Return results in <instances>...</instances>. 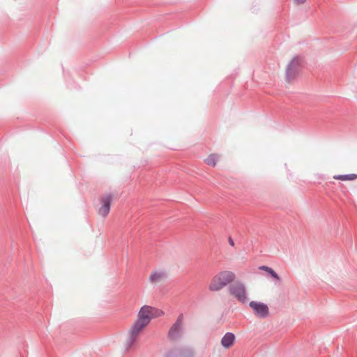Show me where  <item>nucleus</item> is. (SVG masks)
I'll return each mask as SVG.
<instances>
[{
	"instance_id": "obj_1",
	"label": "nucleus",
	"mask_w": 357,
	"mask_h": 357,
	"mask_svg": "<svg viewBox=\"0 0 357 357\" xmlns=\"http://www.w3.org/2000/svg\"><path fill=\"white\" fill-rule=\"evenodd\" d=\"M151 308L149 305L142 306L137 314V319L131 327L129 334L130 337L127 341L126 349H130L135 342L139 333L143 330L151 321V316L148 314Z\"/></svg>"
},
{
	"instance_id": "obj_2",
	"label": "nucleus",
	"mask_w": 357,
	"mask_h": 357,
	"mask_svg": "<svg viewBox=\"0 0 357 357\" xmlns=\"http://www.w3.org/2000/svg\"><path fill=\"white\" fill-rule=\"evenodd\" d=\"M235 277V274L231 271H221L213 278L208 289L212 291H219L228 284L233 282Z\"/></svg>"
},
{
	"instance_id": "obj_3",
	"label": "nucleus",
	"mask_w": 357,
	"mask_h": 357,
	"mask_svg": "<svg viewBox=\"0 0 357 357\" xmlns=\"http://www.w3.org/2000/svg\"><path fill=\"white\" fill-rule=\"evenodd\" d=\"M229 292L242 303L248 301L245 286L241 282L238 281L231 284L229 287Z\"/></svg>"
},
{
	"instance_id": "obj_4",
	"label": "nucleus",
	"mask_w": 357,
	"mask_h": 357,
	"mask_svg": "<svg viewBox=\"0 0 357 357\" xmlns=\"http://www.w3.org/2000/svg\"><path fill=\"white\" fill-rule=\"evenodd\" d=\"M301 61V58L299 56H296L288 63L286 69V79L287 82H290L296 78Z\"/></svg>"
},
{
	"instance_id": "obj_5",
	"label": "nucleus",
	"mask_w": 357,
	"mask_h": 357,
	"mask_svg": "<svg viewBox=\"0 0 357 357\" xmlns=\"http://www.w3.org/2000/svg\"><path fill=\"white\" fill-rule=\"evenodd\" d=\"M249 305L255 315L260 319H265L269 315L268 307L264 303L252 301L250 302Z\"/></svg>"
},
{
	"instance_id": "obj_6",
	"label": "nucleus",
	"mask_w": 357,
	"mask_h": 357,
	"mask_svg": "<svg viewBox=\"0 0 357 357\" xmlns=\"http://www.w3.org/2000/svg\"><path fill=\"white\" fill-rule=\"evenodd\" d=\"M113 199V195L111 193L104 195L101 199V206L98 210V213L105 218L110 211L111 204Z\"/></svg>"
},
{
	"instance_id": "obj_7",
	"label": "nucleus",
	"mask_w": 357,
	"mask_h": 357,
	"mask_svg": "<svg viewBox=\"0 0 357 357\" xmlns=\"http://www.w3.org/2000/svg\"><path fill=\"white\" fill-rule=\"evenodd\" d=\"M235 342V335L234 333L227 332L221 339V344L225 349L232 347Z\"/></svg>"
},
{
	"instance_id": "obj_8",
	"label": "nucleus",
	"mask_w": 357,
	"mask_h": 357,
	"mask_svg": "<svg viewBox=\"0 0 357 357\" xmlns=\"http://www.w3.org/2000/svg\"><path fill=\"white\" fill-rule=\"evenodd\" d=\"M167 278V273L164 271H154L149 275V282L151 283H157Z\"/></svg>"
},
{
	"instance_id": "obj_9",
	"label": "nucleus",
	"mask_w": 357,
	"mask_h": 357,
	"mask_svg": "<svg viewBox=\"0 0 357 357\" xmlns=\"http://www.w3.org/2000/svg\"><path fill=\"white\" fill-rule=\"evenodd\" d=\"M181 326L174 324L168 333V337L172 340H175L180 337L181 333Z\"/></svg>"
},
{
	"instance_id": "obj_10",
	"label": "nucleus",
	"mask_w": 357,
	"mask_h": 357,
	"mask_svg": "<svg viewBox=\"0 0 357 357\" xmlns=\"http://www.w3.org/2000/svg\"><path fill=\"white\" fill-rule=\"evenodd\" d=\"M259 268L261 271H266L271 278H272L276 280H280L278 273L273 268H271L268 266H259Z\"/></svg>"
},
{
	"instance_id": "obj_11",
	"label": "nucleus",
	"mask_w": 357,
	"mask_h": 357,
	"mask_svg": "<svg viewBox=\"0 0 357 357\" xmlns=\"http://www.w3.org/2000/svg\"><path fill=\"white\" fill-rule=\"evenodd\" d=\"M333 178L336 180H341V181H354L357 178V174H340V175L334 176Z\"/></svg>"
},
{
	"instance_id": "obj_12",
	"label": "nucleus",
	"mask_w": 357,
	"mask_h": 357,
	"mask_svg": "<svg viewBox=\"0 0 357 357\" xmlns=\"http://www.w3.org/2000/svg\"><path fill=\"white\" fill-rule=\"evenodd\" d=\"M181 353L178 357H193V351L188 348H176V352Z\"/></svg>"
},
{
	"instance_id": "obj_13",
	"label": "nucleus",
	"mask_w": 357,
	"mask_h": 357,
	"mask_svg": "<svg viewBox=\"0 0 357 357\" xmlns=\"http://www.w3.org/2000/svg\"><path fill=\"white\" fill-rule=\"evenodd\" d=\"M149 307L151 308V310H149V313L148 314L149 316H151V320L153 318L160 317L164 314V312L161 310H158L151 306H149Z\"/></svg>"
},
{
	"instance_id": "obj_14",
	"label": "nucleus",
	"mask_w": 357,
	"mask_h": 357,
	"mask_svg": "<svg viewBox=\"0 0 357 357\" xmlns=\"http://www.w3.org/2000/svg\"><path fill=\"white\" fill-rule=\"evenodd\" d=\"M218 156L215 154L209 155L207 158L205 160V162L207 165L214 167L217 162Z\"/></svg>"
},
{
	"instance_id": "obj_15",
	"label": "nucleus",
	"mask_w": 357,
	"mask_h": 357,
	"mask_svg": "<svg viewBox=\"0 0 357 357\" xmlns=\"http://www.w3.org/2000/svg\"><path fill=\"white\" fill-rule=\"evenodd\" d=\"M181 353L178 352H176V348L171 350V351H169L168 352H167L165 354V357H178V355L180 354Z\"/></svg>"
},
{
	"instance_id": "obj_16",
	"label": "nucleus",
	"mask_w": 357,
	"mask_h": 357,
	"mask_svg": "<svg viewBox=\"0 0 357 357\" xmlns=\"http://www.w3.org/2000/svg\"><path fill=\"white\" fill-rule=\"evenodd\" d=\"M183 314H179L174 324H177V325L181 326V324H182V321H183Z\"/></svg>"
},
{
	"instance_id": "obj_17",
	"label": "nucleus",
	"mask_w": 357,
	"mask_h": 357,
	"mask_svg": "<svg viewBox=\"0 0 357 357\" xmlns=\"http://www.w3.org/2000/svg\"><path fill=\"white\" fill-rule=\"evenodd\" d=\"M297 5L303 4L307 0H294Z\"/></svg>"
},
{
	"instance_id": "obj_18",
	"label": "nucleus",
	"mask_w": 357,
	"mask_h": 357,
	"mask_svg": "<svg viewBox=\"0 0 357 357\" xmlns=\"http://www.w3.org/2000/svg\"><path fill=\"white\" fill-rule=\"evenodd\" d=\"M228 241H229V243L230 245L234 246V240L232 239L231 237H229Z\"/></svg>"
}]
</instances>
